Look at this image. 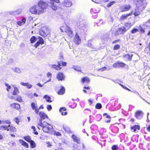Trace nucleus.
I'll return each mask as SVG.
<instances>
[{"instance_id":"2","label":"nucleus","mask_w":150,"mask_h":150,"mask_svg":"<svg viewBox=\"0 0 150 150\" xmlns=\"http://www.w3.org/2000/svg\"><path fill=\"white\" fill-rule=\"evenodd\" d=\"M38 128L40 129L42 128L43 131L45 132L49 133L53 131V127L52 125L44 121L42 122V120L40 119L38 123Z\"/></svg>"},{"instance_id":"30","label":"nucleus","mask_w":150,"mask_h":150,"mask_svg":"<svg viewBox=\"0 0 150 150\" xmlns=\"http://www.w3.org/2000/svg\"><path fill=\"white\" fill-rule=\"evenodd\" d=\"M132 25L131 23H126L125 24V27L127 30L129 29L131 27Z\"/></svg>"},{"instance_id":"45","label":"nucleus","mask_w":150,"mask_h":150,"mask_svg":"<svg viewBox=\"0 0 150 150\" xmlns=\"http://www.w3.org/2000/svg\"><path fill=\"white\" fill-rule=\"evenodd\" d=\"M31 128L33 129V133H34V134H35V135H38V133L36 131V129L35 127L34 126H33Z\"/></svg>"},{"instance_id":"20","label":"nucleus","mask_w":150,"mask_h":150,"mask_svg":"<svg viewBox=\"0 0 150 150\" xmlns=\"http://www.w3.org/2000/svg\"><path fill=\"white\" fill-rule=\"evenodd\" d=\"M13 87L14 89V90H13V94L14 95H17L19 93V91L18 89L15 85H13Z\"/></svg>"},{"instance_id":"39","label":"nucleus","mask_w":150,"mask_h":150,"mask_svg":"<svg viewBox=\"0 0 150 150\" xmlns=\"http://www.w3.org/2000/svg\"><path fill=\"white\" fill-rule=\"evenodd\" d=\"M39 40L38 41V42H39L41 44H44V40L43 39L40 37H38Z\"/></svg>"},{"instance_id":"60","label":"nucleus","mask_w":150,"mask_h":150,"mask_svg":"<svg viewBox=\"0 0 150 150\" xmlns=\"http://www.w3.org/2000/svg\"><path fill=\"white\" fill-rule=\"evenodd\" d=\"M52 76V74L50 72H48L47 73V76L48 78L51 79Z\"/></svg>"},{"instance_id":"43","label":"nucleus","mask_w":150,"mask_h":150,"mask_svg":"<svg viewBox=\"0 0 150 150\" xmlns=\"http://www.w3.org/2000/svg\"><path fill=\"white\" fill-rule=\"evenodd\" d=\"M2 122H3V124H4L5 123H6L7 124H8L9 125H10L11 124V122L10 121L8 120H2Z\"/></svg>"},{"instance_id":"63","label":"nucleus","mask_w":150,"mask_h":150,"mask_svg":"<svg viewBox=\"0 0 150 150\" xmlns=\"http://www.w3.org/2000/svg\"><path fill=\"white\" fill-rule=\"evenodd\" d=\"M28 97L30 98H32L33 97V94L32 93H28Z\"/></svg>"},{"instance_id":"41","label":"nucleus","mask_w":150,"mask_h":150,"mask_svg":"<svg viewBox=\"0 0 150 150\" xmlns=\"http://www.w3.org/2000/svg\"><path fill=\"white\" fill-rule=\"evenodd\" d=\"M87 45L89 47L93 48V45L91 43V40H89L88 41Z\"/></svg>"},{"instance_id":"29","label":"nucleus","mask_w":150,"mask_h":150,"mask_svg":"<svg viewBox=\"0 0 150 150\" xmlns=\"http://www.w3.org/2000/svg\"><path fill=\"white\" fill-rule=\"evenodd\" d=\"M37 40V39L35 36H32L30 38V40L31 43L35 42Z\"/></svg>"},{"instance_id":"11","label":"nucleus","mask_w":150,"mask_h":150,"mask_svg":"<svg viewBox=\"0 0 150 150\" xmlns=\"http://www.w3.org/2000/svg\"><path fill=\"white\" fill-rule=\"evenodd\" d=\"M126 64L121 62L118 61L116 63H114L113 64V66L114 68H117L119 67H124Z\"/></svg>"},{"instance_id":"51","label":"nucleus","mask_w":150,"mask_h":150,"mask_svg":"<svg viewBox=\"0 0 150 150\" xmlns=\"http://www.w3.org/2000/svg\"><path fill=\"white\" fill-rule=\"evenodd\" d=\"M26 20L25 18L24 17H23L22 18V19L21 21V22L23 24H24L26 22Z\"/></svg>"},{"instance_id":"3","label":"nucleus","mask_w":150,"mask_h":150,"mask_svg":"<svg viewBox=\"0 0 150 150\" xmlns=\"http://www.w3.org/2000/svg\"><path fill=\"white\" fill-rule=\"evenodd\" d=\"M60 29L62 32L64 33V32L67 33V34L69 37L71 38L73 36L72 31L70 29V28L66 25L61 26Z\"/></svg>"},{"instance_id":"5","label":"nucleus","mask_w":150,"mask_h":150,"mask_svg":"<svg viewBox=\"0 0 150 150\" xmlns=\"http://www.w3.org/2000/svg\"><path fill=\"white\" fill-rule=\"evenodd\" d=\"M127 31V30L125 27H122L119 28L118 30L116 31L115 35L117 36L120 34H123Z\"/></svg>"},{"instance_id":"25","label":"nucleus","mask_w":150,"mask_h":150,"mask_svg":"<svg viewBox=\"0 0 150 150\" xmlns=\"http://www.w3.org/2000/svg\"><path fill=\"white\" fill-rule=\"evenodd\" d=\"M65 91V88L63 86L61 87V88L58 92V93L60 95H62L64 93Z\"/></svg>"},{"instance_id":"35","label":"nucleus","mask_w":150,"mask_h":150,"mask_svg":"<svg viewBox=\"0 0 150 150\" xmlns=\"http://www.w3.org/2000/svg\"><path fill=\"white\" fill-rule=\"evenodd\" d=\"M100 11V9L97 8V10L95 8H93L91 9V13H96Z\"/></svg>"},{"instance_id":"55","label":"nucleus","mask_w":150,"mask_h":150,"mask_svg":"<svg viewBox=\"0 0 150 150\" xmlns=\"http://www.w3.org/2000/svg\"><path fill=\"white\" fill-rule=\"evenodd\" d=\"M16 24L17 25L19 26H21L22 25H24L21 22V21H18L16 22Z\"/></svg>"},{"instance_id":"15","label":"nucleus","mask_w":150,"mask_h":150,"mask_svg":"<svg viewBox=\"0 0 150 150\" xmlns=\"http://www.w3.org/2000/svg\"><path fill=\"white\" fill-rule=\"evenodd\" d=\"M57 78L59 80L62 81L64 79V76L62 73L59 72L57 74Z\"/></svg>"},{"instance_id":"16","label":"nucleus","mask_w":150,"mask_h":150,"mask_svg":"<svg viewBox=\"0 0 150 150\" xmlns=\"http://www.w3.org/2000/svg\"><path fill=\"white\" fill-rule=\"evenodd\" d=\"M77 25L81 29H84V28H86L87 25L84 24V21H82L77 23Z\"/></svg>"},{"instance_id":"37","label":"nucleus","mask_w":150,"mask_h":150,"mask_svg":"<svg viewBox=\"0 0 150 150\" xmlns=\"http://www.w3.org/2000/svg\"><path fill=\"white\" fill-rule=\"evenodd\" d=\"M29 143L32 148H34L36 146V144L34 141L32 140Z\"/></svg>"},{"instance_id":"14","label":"nucleus","mask_w":150,"mask_h":150,"mask_svg":"<svg viewBox=\"0 0 150 150\" xmlns=\"http://www.w3.org/2000/svg\"><path fill=\"white\" fill-rule=\"evenodd\" d=\"M142 11V10H141L140 8H138L136 7L135 9V11L133 14L135 16H137L140 14L141 12Z\"/></svg>"},{"instance_id":"33","label":"nucleus","mask_w":150,"mask_h":150,"mask_svg":"<svg viewBox=\"0 0 150 150\" xmlns=\"http://www.w3.org/2000/svg\"><path fill=\"white\" fill-rule=\"evenodd\" d=\"M12 70L14 72L17 73H20L21 72L20 69L18 67L13 68L12 69Z\"/></svg>"},{"instance_id":"50","label":"nucleus","mask_w":150,"mask_h":150,"mask_svg":"<svg viewBox=\"0 0 150 150\" xmlns=\"http://www.w3.org/2000/svg\"><path fill=\"white\" fill-rule=\"evenodd\" d=\"M120 48V46L119 45H115L114 47V50H117L119 49Z\"/></svg>"},{"instance_id":"1","label":"nucleus","mask_w":150,"mask_h":150,"mask_svg":"<svg viewBox=\"0 0 150 150\" xmlns=\"http://www.w3.org/2000/svg\"><path fill=\"white\" fill-rule=\"evenodd\" d=\"M48 6L47 2L43 0L40 1L37 5L30 7L29 10L32 14L40 15L42 13Z\"/></svg>"},{"instance_id":"17","label":"nucleus","mask_w":150,"mask_h":150,"mask_svg":"<svg viewBox=\"0 0 150 150\" xmlns=\"http://www.w3.org/2000/svg\"><path fill=\"white\" fill-rule=\"evenodd\" d=\"M66 110V109L65 107H62L60 108L59 111V112L61 113V114L62 115H67V112H65L64 113V111H65Z\"/></svg>"},{"instance_id":"44","label":"nucleus","mask_w":150,"mask_h":150,"mask_svg":"<svg viewBox=\"0 0 150 150\" xmlns=\"http://www.w3.org/2000/svg\"><path fill=\"white\" fill-rule=\"evenodd\" d=\"M16 100L20 102H21L22 101L21 97L20 96H17V98Z\"/></svg>"},{"instance_id":"31","label":"nucleus","mask_w":150,"mask_h":150,"mask_svg":"<svg viewBox=\"0 0 150 150\" xmlns=\"http://www.w3.org/2000/svg\"><path fill=\"white\" fill-rule=\"evenodd\" d=\"M81 81L83 83L85 82L87 83L90 81L89 79L87 77H85L83 78H82L81 79Z\"/></svg>"},{"instance_id":"4","label":"nucleus","mask_w":150,"mask_h":150,"mask_svg":"<svg viewBox=\"0 0 150 150\" xmlns=\"http://www.w3.org/2000/svg\"><path fill=\"white\" fill-rule=\"evenodd\" d=\"M147 2L146 0H137L136 3L137 7L143 10L145 9Z\"/></svg>"},{"instance_id":"27","label":"nucleus","mask_w":150,"mask_h":150,"mask_svg":"<svg viewBox=\"0 0 150 150\" xmlns=\"http://www.w3.org/2000/svg\"><path fill=\"white\" fill-rule=\"evenodd\" d=\"M132 56V55H130L129 54H126L124 56V57L126 60H131Z\"/></svg>"},{"instance_id":"34","label":"nucleus","mask_w":150,"mask_h":150,"mask_svg":"<svg viewBox=\"0 0 150 150\" xmlns=\"http://www.w3.org/2000/svg\"><path fill=\"white\" fill-rule=\"evenodd\" d=\"M72 68L75 70L79 71H81V68L78 66H73L72 67Z\"/></svg>"},{"instance_id":"32","label":"nucleus","mask_w":150,"mask_h":150,"mask_svg":"<svg viewBox=\"0 0 150 150\" xmlns=\"http://www.w3.org/2000/svg\"><path fill=\"white\" fill-rule=\"evenodd\" d=\"M22 10L21 9H18L16 11H13L12 12V13L13 14H20L22 12Z\"/></svg>"},{"instance_id":"19","label":"nucleus","mask_w":150,"mask_h":150,"mask_svg":"<svg viewBox=\"0 0 150 150\" xmlns=\"http://www.w3.org/2000/svg\"><path fill=\"white\" fill-rule=\"evenodd\" d=\"M10 106L11 107L16 110H18L20 108V105L18 104L13 103L11 104Z\"/></svg>"},{"instance_id":"57","label":"nucleus","mask_w":150,"mask_h":150,"mask_svg":"<svg viewBox=\"0 0 150 150\" xmlns=\"http://www.w3.org/2000/svg\"><path fill=\"white\" fill-rule=\"evenodd\" d=\"M47 108L48 110L50 111L52 109V107L50 105H48L47 106Z\"/></svg>"},{"instance_id":"56","label":"nucleus","mask_w":150,"mask_h":150,"mask_svg":"<svg viewBox=\"0 0 150 150\" xmlns=\"http://www.w3.org/2000/svg\"><path fill=\"white\" fill-rule=\"evenodd\" d=\"M106 69H107V68L106 67H104L102 68H100V69H99L98 70V71H102L104 70H106Z\"/></svg>"},{"instance_id":"26","label":"nucleus","mask_w":150,"mask_h":150,"mask_svg":"<svg viewBox=\"0 0 150 150\" xmlns=\"http://www.w3.org/2000/svg\"><path fill=\"white\" fill-rule=\"evenodd\" d=\"M51 4V7L52 9L54 10H56L57 9V5L54 3L52 2Z\"/></svg>"},{"instance_id":"23","label":"nucleus","mask_w":150,"mask_h":150,"mask_svg":"<svg viewBox=\"0 0 150 150\" xmlns=\"http://www.w3.org/2000/svg\"><path fill=\"white\" fill-rule=\"evenodd\" d=\"M140 128V126L138 125H135L134 126H132L131 127L132 130L133 132H135L137 129L139 130Z\"/></svg>"},{"instance_id":"40","label":"nucleus","mask_w":150,"mask_h":150,"mask_svg":"<svg viewBox=\"0 0 150 150\" xmlns=\"http://www.w3.org/2000/svg\"><path fill=\"white\" fill-rule=\"evenodd\" d=\"M64 129L67 132H69L70 131L69 128L65 125H63Z\"/></svg>"},{"instance_id":"9","label":"nucleus","mask_w":150,"mask_h":150,"mask_svg":"<svg viewBox=\"0 0 150 150\" xmlns=\"http://www.w3.org/2000/svg\"><path fill=\"white\" fill-rule=\"evenodd\" d=\"M74 42L76 45H79L81 43V40L78 34L76 33L74 39Z\"/></svg>"},{"instance_id":"46","label":"nucleus","mask_w":150,"mask_h":150,"mask_svg":"<svg viewBox=\"0 0 150 150\" xmlns=\"http://www.w3.org/2000/svg\"><path fill=\"white\" fill-rule=\"evenodd\" d=\"M144 25H145L147 27L149 26L150 25V19L147 20L145 23Z\"/></svg>"},{"instance_id":"22","label":"nucleus","mask_w":150,"mask_h":150,"mask_svg":"<svg viewBox=\"0 0 150 150\" xmlns=\"http://www.w3.org/2000/svg\"><path fill=\"white\" fill-rule=\"evenodd\" d=\"M19 142L22 145L24 146L26 148H28L29 147L28 144L22 140L20 139Z\"/></svg>"},{"instance_id":"49","label":"nucleus","mask_w":150,"mask_h":150,"mask_svg":"<svg viewBox=\"0 0 150 150\" xmlns=\"http://www.w3.org/2000/svg\"><path fill=\"white\" fill-rule=\"evenodd\" d=\"M138 30L137 29L134 28L132 30L131 33H135L137 32Z\"/></svg>"},{"instance_id":"28","label":"nucleus","mask_w":150,"mask_h":150,"mask_svg":"<svg viewBox=\"0 0 150 150\" xmlns=\"http://www.w3.org/2000/svg\"><path fill=\"white\" fill-rule=\"evenodd\" d=\"M43 98H45L47 102L51 103L52 102V101L50 100L51 98L47 95L44 96Z\"/></svg>"},{"instance_id":"24","label":"nucleus","mask_w":150,"mask_h":150,"mask_svg":"<svg viewBox=\"0 0 150 150\" xmlns=\"http://www.w3.org/2000/svg\"><path fill=\"white\" fill-rule=\"evenodd\" d=\"M72 137L74 142H77L78 144L80 142V140L79 138H78L74 135H73Z\"/></svg>"},{"instance_id":"6","label":"nucleus","mask_w":150,"mask_h":150,"mask_svg":"<svg viewBox=\"0 0 150 150\" xmlns=\"http://www.w3.org/2000/svg\"><path fill=\"white\" fill-rule=\"evenodd\" d=\"M31 107L33 110H35L36 114H38L39 112V109L38 108V105L36 103L33 102L31 103Z\"/></svg>"},{"instance_id":"18","label":"nucleus","mask_w":150,"mask_h":150,"mask_svg":"<svg viewBox=\"0 0 150 150\" xmlns=\"http://www.w3.org/2000/svg\"><path fill=\"white\" fill-rule=\"evenodd\" d=\"M10 127V125H7L0 126V130H7V131L9 130V128Z\"/></svg>"},{"instance_id":"7","label":"nucleus","mask_w":150,"mask_h":150,"mask_svg":"<svg viewBox=\"0 0 150 150\" xmlns=\"http://www.w3.org/2000/svg\"><path fill=\"white\" fill-rule=\"evenodd\" d=\"M143 115L142 111L138 110L135 112V116L137 119L140 120L142 118Z\"/></svg>"},{"instance_id":"52","label":"nucleus","mask_w":150,"mask_h":150,"mask_svg":"<svg viewBox=\"0 0 150 150\" xmlns=\"http://www.w3.org/2000/svg\"><path fill=\"white\" fill-rule=\"evenodd\" d=\"M139 28L141 33H144L145 32L144 30L141 26H139Z\"/></svg>"},{"instance_id":"13","label":"nucleus","mask_w":150,"mask_h":150,"mask_svg":"<svg viewBox=\"0 0 150 150\" xmlns=\"http://www.w3.org/2000/svg\"><path fill=\"white\" fill-rule=\"evenodd\" d=\"M63 5L65 6L69 7L70 6L72 5V2L70 0H65L63 2Z\"/></svg>"},{"instance_id":"47","label":"nucleus","mask_w":150,"mask_h":150,"mask_svg":"<svg viewBox=\"0 0 150 150\" xmlns=\"http://www.w3.org/2000/svg\"><path fill=\"white\" fill-rule=\"evenodd\" d=\"M115 3V2L114 1H111L110 2V3L108 4L107 5V7H110L113 4Z\"/></svg>"},{"instance_id":"58","label":"nucleus","mask_w":150,"mask_h":150,"mask_svg":"<svg viewBox=\"0 0 150 150\" xmlns=\"http://www.w3.org/2000/svg\"><path fill=\"white\" fill-rule=\"evenodd\" d=\"M17 124H18L19 122V119L17 117H16L14 118L13 120Z\"/></svg>"},{"instance_id":"38","label":"nucleus","mask_w":150,"mask_h":150,"mask_svg":"<svg viewBox=\"0 0 150 150\" xmlns=\"http://www.w3.org/2000/svg\"><path fill=\"white\" fill-rule=\"evenodd\" d=\"M9 130H10L11 131L13 132H16V129L15 127L11 126L10 125L9 128Z\"/></svg>"},{"instance_id":"64","label":"nucleus","mask_w":150,"mask_h":150,"mask_svg":"<svg viewBox=\"0 0 150 150\" xmlns=\"http://www.w3.org/2000/svg\"><path fill=\"white\" fill-rule=\"evenodd\" d=\"M54 134L57 136H60L61 135V134L59 132H56L54 133Z\"/></svg>"},{"instance_id":"8","label":"nucleus","mask_w":150,"mask_h":150,"mask_svg":"<svg viewBox=\"0 0 150 150\" xmlns=\"http://www.w3.org/2000/svg\"><path fill=\"white\" fill-rule=\"evenodd\" d=\"M131 8V6L129 4H125L122 6L120 8L122 12L127 11L129 10Z\"/></svg>"},{"instance_id":"36","label":"nucleus","mask_w":150,"mask_h":150,"mask_svg":"<svg viewBox=\"0 0 150 150\" xmlns=\"http://www.w3.org/2000/svg\"><path fill=\"white\" fill-rule=\"evenodd\" d=\"M24 139L28 142H30L32 140L31 139V137L29 136L24 137Z\"/></svg>"},{"instance_id":"42","label":"nucleus","mask_w":150,"mask_h":150,"mask_svg":"<svg viewBox=\"0 0 150 150\" xmlns=\"http://www.w3.org/2000/svg\"><path fill=\"white\" fill-rule=\"evenodd\" d=\"M96 108L97 109H100L102 108V105L101 104L98 103L96 106Z\"/></svg>"},{"instance_id":"21","label":"nucleus","mask_w":150,"mask_h":150,"mask_svg":"<svg viewBox=\"0 0 150 150\" xmlns=\"http://www.w3.org/2000/svg\"><path fill=\"white\" fill-rule=\"evenodd\" d=\"M39 115L41 118V119L42 120V119H44L46 118H48L47 115L43 112H40L39 113Z\"/></svg>"},{"instance_id":"10","label":"nucleus","mask_w":150,"mask_h":150,"mask_svg":"<svg viewBox=\"0 0 150 150\" xmlns=\"http://www.w3.org/2000/svg\"><path fill=\"white\" fill-rule=\"evenodd\" d=\"M61 66L60 62H58V65L54 64H50L49 65V67L51 68L57 70H59L61 69V68L60 67V66Z\"/></svg>"},{"instance_id":"54","label":"nucleus","mask_w":150,"mask_h":150,"mask_svg":"<svg viewBox=\"0 0 150 150\" xmlns=\"http://www.w3.org/2000/svg\"><path fill=\"white\" fill-rule=\"evenodd\" d=\"M5 85L7 87L6 88L7 90L8 91H9V89H11V86L7 83H5Z\"/></svg>"},{"instance_id":"62","label":"nucleus","mask_w":150,"mask_h":150,"mask_svg":"<svg viewBox=\"0 0 150 150\" xmlns=\"http://www.w3.org/2000/svg\"><path fill=\"white\" fill-rule=\"evenodd\" d=\"M26 86H27V88H30L32 87V86L27 83Z\"/></svg>"},{"instance_id":"61","label":"nucleus","mask_w":150,"mask_h":150,"mask_svg":"<svg viewBox=\"0 0 150 150\" xmlns=\"http://www.w3.org/2000/svg\"><path fill=\"white\" fill-rule=\"evenodd\" d=\"M61 65V66H65L66 65L67 63L66 62H60Z\"/></svg>"},{"instance_id":"12","label":"nucleus","mask_w":150,"mask_h":150,"mask_svg":"<svg viewBox=\"0 0 150 150\" xmlns=\"http://www.w3.org/2000/svg\"><path fill=\"white\" fill-rule=\"evenodd\" d=\"M133 13V11H132L131 13H129L123 14L120 17V20L124 21L128 17L132 15Z\"/></svg>"},{"instance_id":"48","label":"nucleus","mask_w":150,"mask_h":150,"mask_svg":"<svg viewBox=\"0 0 150 150\" xmlns=\"http://www.w3.org/2000/svg\"><path fill=\"white\" fill-rule=\"evenodd\" d=\"M112 150H117L118 149V147L117 145H113L112 146Z\"/></svg>"},{"instance_id":"53","label":"nucleus","mask_w":150,"mask_h":150,"mask_svg":"<svg viewBox=\"0 0 150 150\" xmlns=\"http://www.w3.org/2000/svg\"><path fill=\"white\" fill-rule=\"evenodd\" d=\"M103 116L105 117L106 118L108 119H111V117L109 115H108L107 113H105L103 114Z\"/></svg>"},{"instance_id":"59","label":"nucleus","mask_w":150,"mask_h":150,"mask_svg":"<svg viewBox=\"0 0 150 150\" xmlns=\"http://www.w3.org/2000/svg\"><path fill=\"white\" fill-rule=\"evenodd\" d=\"M40 44H41L40 43L37 41V42L35 44L34 47L35 48H37L40 45Z\"/></svg>"}]
</instances>
